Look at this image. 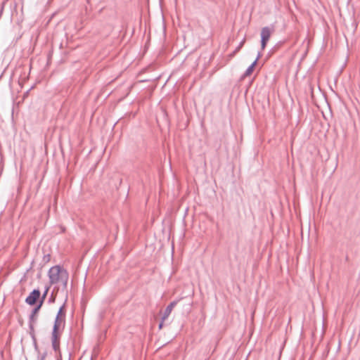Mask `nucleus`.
<instances>
[{"label":"nucleus","instance_id":"1a4fd4ad","mask_svg":"<svg viewBox=\"0 0 360 360\" xmlns=\"http://www.w3.org/2000/svg\"><path fill=\"white\" fill-rule=\"evenodd\" d=\"M43 303H44L43 300H40L39 302V303L36 305V307L32 309L33 314H37L39 311Z\"/></svg>","mask_w":360,"mask_h":360},{"label":"nucleus","instance_id":"20e7f679","mask_svg":"<svg viewBox=\"0 0 360 360\" xmlns=\"http://www.w3.org/2000/svg\"><path fill=\"white\" fill-rule=\"evenodd\" d=\"M58 327L57 326H53V331L51 333V342L52 347L55 351H56L59 348V340L58 335Z\"/></svg>","mask_w":360,"mask_h":360},{"label":"nucleus","instance_id":"39448f33","mask_svg":"<svg viewBox=\"0 0 360 360\" xmlns=\"http://www.w3.org/2000/svg\"><path fill=\"white\" fill-rule=\"evenodd\" d=\"M64 307H65V304H63L60 307V309H59V310H58V313L56 314V319H55V322H54V325L53 326H57L58 328L60 327V324L62 323L65 322V314L63 311Z\"/></svg>","mask_w":360,"mask_h":360},{"label":"nucleus","instance_id":"7ed1b4c3","mask_svg":"<svg viewBox=\"0 0 360 360\" xmlns=\"http://www.w3.org/2000/svg\"><path fill=\"white\" fill-rule=\"evenodd\" d=\"M271 34V30L269 27H264L261 30V46L264 49Z\"/></svg>","mask_w":360,"mask_h":360},{"label":"nucleus","instance_id":"ddd939ff","mask_svg":"<svg viewBox=\"0 0 360 360\" xmlns=\"http://www.w3.org/2000/svg\"><path fill=\"white\" fill-rule=\"evenodd\" d=\"M54 300H55V297H53V292H52L51 295V297H50V298L49 300V302H53Z\"/></svg>","mask_w":360,"mask_h":360},{"label":"nucleus","instance_id":"f03ea898","mask_svg":"<svg viewBox=\"0 0 360 360\" xmlns=\"http://www.w3.org/2000/svg\"><path fill=\"white\" fill-rule=\"evenodd\" d=\"M41 295L40 290L39 289H34L25 299V302L33 306L37 304V301L39 299Z\"/></svg>","mask_w":360,"mask_h":360},{"label":"nucleus","instance_id":"f8f14e48","mask_svg":"<svg viewBox=\"0 0 360 360\" xmlns=\"http://www.w3.org/2000/svg\"><path fill=\"white\" fill-rule=\"evenodd\" d=\"M46 355V353H44L42 355H39L38 360H44Z\"/></svg>","mask_w":360,"mask_h":360},{"label":"nucleus","instance_id":"f257e3e1","mask_svg":"<svg viewBox=\"0 0 360 360\" xmlns=\"http://www.w3.org/2000/svg\"><path fill=\"white\" fill-rule=\"evenodd\" d=\"M50 285H62V290L67 291L68 283L69 280V274L68 271L60 265H56L51 267L48 271Z\"/></svg>","mask_w":360,"mask_h":360},{"label":"nucleus","instance_id":"6e6552de","mask_svg":"<svg viewBox=\"0 0 360 360\" xmlns=\"http://www.w3.org/2000/svg\"><path fill=\"white\" fill-rule=\"evenodd\" d=\"M35 315L36 314H33V311H32V313L30 315V318H29V321H30V328L31 330H34V328H33V323L35 322L36 321V319H35Z\"/></svg>","mask_w":360,"mask_h":360},{"label":"nucleus","instance_id":"9d476101","mask_svg":"<svg viewBox=\"0 0 360 360\" xmlns=\"http://www.w3.org/2000/svg\"><path fill=\"white\" fill-rule=\"evenodd\" d=\"M49 288H50V286H46V287L45 288V290H44V293H43V295H42L41 298V300H43V302L44 301V299L46 298V295H47V294H48V292H49Z\"/></svg>","mask_w":360,"mask_h":360},{"label":"nucleus","instance_id":"9b49d317","mask_svg":"<svg viewBox=\"0 0 360 360\" xmlns=\"http://www.w3.org/2000/svg\"><path fill=\"white\" fill-rule=\"evenodd\" d=\"M49 259H50V255L48 254V255H46L44 256V259H43L44 262H47L49 261Z\"/></svg>","mask_w":360,"mask_h":360},{"label":"nucleus","instance_id":"423d86ee","mask_svg":"<svg viewBox=\"0 0 360 360\" xmlns=\"http://www.w3.org/2000/svg\"><path fill=\"white\" fill-rule=\"evenodd\" d=\"M177 302V300H174L170 302V304L166 307L162 316V320L166 319L169 316L173 308L176 305Z\"/></svg>","mask_w":360,"mask_h":360},{"label":"nucleus","instance_id":"0eeeda50","mask_svg":"<svg viewBox=\"0 0 360 360\" xmlns=\"http://www.w3.org/2000/svg\"><path fill=\"white\" fill-rule=\"evenodd\" d=\"M260 57V53H259L256 59L252 63V64L247 68L246 71L244 73V77L249 76L253 71L254 68L255 67L258 59Z\"/></svg>","mask_w":360,"mask_h":360},{"label":"nucleus","instance_id":"4468645a","mask_svg":"<svg viewBox=\"0 0 360 360\" xmlns=\"http://www.w3.org/2000/svg\"><path fill=\"white\" fill-rule=\"evenodd\" d=\"M163 321H164V320L162 319V321L159 324V328H162V327L163 326Z\"/></svg>","mask_w":360,"mask_h":360}]
</instances>
